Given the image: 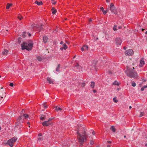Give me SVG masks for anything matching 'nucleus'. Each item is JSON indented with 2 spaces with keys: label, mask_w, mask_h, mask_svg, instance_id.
Here are the masks:
<instances>
[{
  "label": "nucleus",
  "mask_w": 147,
  "mask_h": 147,
  "mask_svg": "<svg viewBox=\"0 0 147 147\" xmlns=\"http://www.w3.org/2000/svg\"><path fill=\"white\" fill-rule=\"evenodd\" d=\"M134 67H133L132 68H131L128 67H127V69L125 71V73L127 75L131 78H136L137 77L138 75L137 72L134 70Z\"/></svg>",
  "instance_id": "obj_1"
},
{
  "label": "nucleus",
  "mask_w": 147,
  "mask_h": 147,
  "mask_svg": "<svg viewBox=\"0 0 147 147\" xmlns=\"http://www.w3.org/2000/svg\"><path fill=\"white\" fill-rule=\"evenodd\" d=\"M79 133V131H78L77 132L78 134V139L80 144L81 145H82L86 140V137L85 135L86 133L85 131H84V132H82V135H81Z\"/></svg>",
  "instance_id": "obj_2"
},
{
  "label": "nucleus",
  "mask_w": 147,
  "mask_h": 147,
  "mask_svg": "<svg viewBox=\"0 0 147 147\" xmlns=\"http://www.w3.org/2000/svg\"><path fill=\"white\" fill-rule=\"evenodd\" d=\"M33 47V43L30 40L28 42H24L21 44L22 49V50L26 49L28 51L31 50Z\"/></svg>",
  "instance_id": "obj_3"
},
{
  "label": "nucleus",
  "mask_w": 147,
  "mask_h": 147,
  "mask_svg": "<svg viewBox=\"0 0 147 147\" xmlns=\"http://www.w3.org/2000/svg\"><path fill=\"white\" fill-rule=\"evenodd\" d=\"M17 139V138L16 137H13L9 140L6 143V144L9 146L11 147H12Z\"/></svg>",
  "instance_id": "obj_4"
},
{
  "label": "nucleus",
  "mask_w": 147,
  "mask_h": 147,
  "mask_svg": "<svg viewBox=\"0 0 147 147\" xmlns=\"http://www.w3.org/2000/svg\"><path fill=\"white\" fill-rule=\"evenodd\" d=\"M31 26L34 29L39 32L42 29V26L41 25H36L33 24H32Z\"/></svg>",
  "instance_id": "obj_5"
},
{
  "label": "nucleus",
  "mask_w": 147,
  "mask_h": 147,
  "mask_svg": "<svg viewBox=\"0 0 147 147\" xmlns=\"http://www.w3.org/2000/svg\"><path fill=\"white\" fill-rule=\"evenodd\" d=\"M134 53V51L132 49L127 50L125 52V55L128 56H132Z\"/></svg>",
  "instance_id": "obj_6"
},
{
  "label": "nucleus",
  "mask_w": 147,
  "mask_h": 147,
  "mask_svg": "<svg viewBox=\"0 0 147 147\" xmlns=\"http://www.w3.org/2000/svg\"><path fill=\"white\" fill-rule=\"evenodd\" d=\"M110 9L112 12L113 13H114V14H117L115 12V7L114 6L113 4L112 3H111L110 7Z\"/></svg>",
  "instance_id": "obj_7"
},
{
  "label": "nucleus",
  "mask_w": 147,
  "mask_h": 147,
  "mask_svg": "<svg viewBox=\"0 0 147 147\" xmlns=\"http://www.w3.org/2000/svg\"><path fill=\"white\" fill-rule=\"evenodd\" d=\"M115 41L117 45H121L122 42L121 39L119 38H116Z\"/></svg>",
  "instance_id": "obj_8"
},
{
  "label": "nucleus",
  "mask_w": 147,
  "mask_h": 147,
  "mask_svg": "<svg viewBox=\"0 0 147 147\" xmlns=\"http://www.w3.org/2000/svg\"><path fill=\"white\" fill-rule=\"evenodd\" d=\"M51 124L49 121H45L43 122L42 124L44 126H47L50 125Z\"/></svg>",
  "instance_id": "obj_9"
},
{
  "label": "nucleus",
  "mask_w": 147,
  "mask_h": 147,
  "mask_svg": "<svg viewBox=\"0 0 147 147\" xmlns=\"http://www.w3.org/2000/svg\"><path fill=\"white\" fill-rule=\"evenodd\" d=\"M145 64V62L143 58H142L140 60V64L139 65V66L140 67H142Z\"/></svg>",
  "instance_id": "obj_10"
},
{
  "label": "nucleus",
  "mask_w": 147,
  "mask_h": 147,
  "mask_svg": "<svg viewBox=\"0 0 147 147\" xmlns=\"http://www.w3.org/2000/svg\"><path fill=\"white\" fill-rule=\"evenodd\" d=\"M81 50L82 51H86L88 50V46L87 45H84L81 48Z\"/></svg>",
  "instance_id": "obj_11"
},
{
  "label": "nucleus",
  "mask_w": 147,
  "mask_h": 147,
  "mask_svg": "<svg viewBox=\"0 0 147 147\" xmlns=\"http://www.w3.org/2000/svg\"><path fill=\"white\" fill-rule=\"evenodd\" d=\"M8 51L6 49H4V51L2 52V55H3L7 56L8 54Z\"/></svg>",
  "instance_id": "obj_12"
},
{
  "label": "nucleus",
  "mask_w": 147,
  "mask_h": 147,
  "mask_svg": "<svg viewBox=\"0 0 147 147\" xmlns=\"http://www.w3.org/2000/svg\"><path fill=\"white\" fill-rule=\"evenodd\" d=\"M67 48V47L65 43L63 44L62 47H61L60 49L61 50H63V49L65 50Z\"/></svg>",
  "instance_id": "obj_13"
},
{
  "label": "nucleus",
  "mask_w": 147,
  "mask_h": 147,
  "mask_svg": "<svg viewBox=\"0 0 147 147\" xmlns=\"http://www.w3.org/2000/svg\"><path fill=\"white\" fill-rule=\"evenodd\" d=\"M47 80L48 81L49 83L50 84H53V82L52 80L49 77H47Z\"/></svg>",
  "instance_id": "obj_14"
},
{
  "label": "nucleus",
  "mask_w": 147,
  "mask_h": 147,
  "mask_svg": "<svg viewBox=\"0 0 147 147\" xmlns=\"http://www.w3.org/2000/svg\"><path fill=\"white\" fill-rule=\"evenodd\" d=\"M47 36H44L43 38V40L45 43L47 42Z\"/></svg>",
  "instance_id": "obj_15"
},
{
  "label": "nucleus",
  "mask_w": 147,
  "mask_h": 147,
  "mask_svg": "<svg viewBox=\"0 0 147 147\" xmlns=\"http://www.w3.org/2000/svg\"><path fill=\"white\" fill-rule=\"evenodd\" d=\"M95 85V83L94 82H91V84L90 85V86L91 87V88H93L94 87V86Z\"/></svg>",
  "instance_id": "obj_16"
},
{
  "label": "nucleus",
  "mask_w": 147,
  "mask_h": 147,
  "mask_svg": "<svg viewBox=\"0 0 147 147\" xmlns=\"http://www.w3.org/2000/svg\"><path fill=\"white\" fill-rule=\"evenodd\" d=\"M35 3L36 4L38 5H42V3L41 1H40V2H38L37 1H36L35 2Z\"/></svg>",
  "instance_id": "obj_17"
},
{
  "label": "nucleus",
  "mask_w": 147,
  "mask_h": 147,
  "mask_svg": "<svg viewBox=\"0 0 147 147\" xmlns=\"http://www.w3.org/2000/svg\"><path fill=\"white\" fill-rule=\"evenodd\" d=\"M52 13L53 14H55L57 12V10L55 9L53 7L52 9Z\"/></svg>",
  "instance_id": "obj_18"
},
{
  "label": "nucleus",
  "mask_w": 147,
  "mask_h": 147,
  "mask_svg": "<svg viewBox=\"0 0 147 147\" xmlns=\"http://www.w3.org/2000/svg\"><path fill=\"white\" fill-rule=\"evenodd\" d=\"M12 4H10L9 3H8L7 4L6 9H8L12 5Z\"/></svg>",
  "instance_id": "obj_19"
},
{
  "label": "nucleus",
  "mask_w": 147,
  "mask_h": 147,
  "mask_svg": "<svg viewBox=\"0 0 147 147\" xmlns=\"http://www.w3.org/2000/svg\"><path fill=\"white\" fill-rule=\"evenodd\" d=\"M113 84L114 85H116L117 86H119V82H118L117 81H115L113 82Z\"/></svg>",
  "instance_id": "obj_20"
},
{
  "label": "nucleus",
  "mask_w": 147,
  "mask_h": 147,
  "mask_svg": "<svg viewBox=\"0 0 147 147\" xmlns=\"http://www.w3.org/2000/svg\"><path fill=\"white\" fill-rule=\"evenodd\" d=\"M75 67L79 69H80L81 68V66L79 65L78 64H76L75 66Z\"/></svg>",
  "instance_id": "obj_21"
},
{
  "label": "nucleus",
  "mask_w": 147,
  "mask_h": 147,
  "mask_svg": "<svg viewBox=\"0 0 147 147\" xmlns=\"http://www.w3.org/2000/svg\"><path fill=\"white\" fill-rule=\"evenodd\" d=\"M23 116L24 117L25 119H27L29 117V115L26 114H24Z\"/></svg>",
  "instance_id": "obj_22"
},
{
  "label": "nucleus",
  "mask_w": 147,
  "mask_h": 147,
  "mask_svg": "<svg viewBox=\"0 0 147 147\" xmlns=\"http://www.w3.org/2000/svg\"><path fill=\"white\" fill-rule=\"evenodd\" d=\"M111 129L114 132L115 131L116 129L115 127L113 126H112L111 128Z\"/></svg>",
  "instance_id": "obj_23"
},
{
  "label": "nucleus",
  "mask_w": 147,
  "mask_h": 147,
  "mask_svg": "<svg viewBox=\"0 0 147 147\" xmlns=\"http://www.w3.org/2000/svg\"><path fill=\"white\" fill-rule=\"evenodd\" d=\"M60 67V64H58V65L57 67V68L56 69V71H59Z\"/></svg>",
  "instance_id": "obj_24"
},
{
  "label": "nucleus",
  "mask_w": 147,
  "mask_h": 147,
  "mask_svg": "<svg viewBox=\"0 0 147 147\" xmlns=\"http://www.w3.org/2000/svg\"><path fill=\"white\" fill-rule=\"evenodd\" d=\"M147 88V85L144 86L143 87H142L141 88V90L142 91H143L144 90L145 88Z\"/></svg>",
  "instance_id": "obj_25"
},
{
  "label": "nucleus",
  "mask_w": 147,
  "mask_h": 147,
  "mask_svg": "<svg viewBox=\"0 0 147 147\" xmlns=\"http://www.w3.org/2000/svg\"><path fill=\"white\" fill-rule=\"evenodd\" d=\"M145 115V113L143 112H140L139 116L142 117Z\"/></svg>",
  "instance_id": "obj_26"
},
{
  "label": "nucleus",
  "mask_w": 147,
  "mask_h": 147,
  "mask_svg": "<svg viewBox=\"0 0 147 147\" xmlns=\"http://www.w3.org/2000/svg\"><path fill=\"white\" fill-rule=\"evenodd\" d=\"M55 110L57 111H61L62 110V109L60 107H56L55 108Z\"/></svg>",
  "instance_id": "obj_27"
},
{
  "label": "nucleus",
  "mask_w": 147,
  "mask_h": 147,
  "mask_svg": "<svg viewBox=\"0 0 147 147\" xmlns=\"http://www.w3.org/2000/svg\"><path fill=\"white\" fill-rule=\"evenodd\" d=\"M117 28V25H114L113 27V30H114L115 31H116L117 30V29H116Z\"/></svg>",
  "instance_id": "obj_28"
},
{
  "label": "nucleus",
  "mask_w": 147,
  "mask_h": 147,
  "mask_svg": "<svg viewBox=\"0 0 147 147\" xmlns=\"http://www.w3.org/2000/svg\"><path fill=\"white\" fill-rule=\"evenodd\" d=\"M36 58L39 61H41L42 60V58L38 56Z\"/></svg>",
  "instance_id": "obj_29"
},
{
  "label": "nucleus",
  "mask_w": 147,
  "mask_h": 147,
  "mask_svg": "<svg viewBox=\"0 0 147 147\" xmlns=\"http://www.w3.org/2000/svg\"><path fill=\"white\" fill-rule=\"evenodd\" d=\"M113 100L116 103L118 102V100L116 99V97H115L113 98Z\"/></svg>",
  "instance_id": "obj_30"
},
{
  "label": "nucleus",
  "mask_w": 147,
  "mask_h": 147,
  "mask_svg": "<svg viewBox=\"0 0 147 147\" xmlns=\"http://www.w3.org/2000/svg\"><path fill=\"white\" fill-rule=\"evenodd\" d=\"M42 105L45 109H46L47 107V106L46 105V103H43V104Z\"/></svg>",
  "instance_id": "obj_31"
},
{
  "label": "nucleus",
  "mask_w": 147,
  "mask_h": 147,
  "mask_svg": "<svg viewBox=\"0 0 147 147\" xmlns=\"http://www.w3.org/2000/svg\"><path fill=\"white\" fill-rule=\"evenodd\" d=\"M27 32H24L23 34V36L24 37H25L27 35Z\"/></svg>",
  "instance_id": "obj_32"
},
{
  "label": "nucleus",
  "mask_w": 147,
  "mask_h": 147,
  "mask_svg": "<svg viewBox=\"0 0 147 147\" xmlns=\"http://www.w3.org/2000/svg\"><path fill=\"white\" fill-rule=\"evenodd\" d=\"M51 2L52 4H55L56 3V1L55 0H51Z\"/></svg>",
  "instance_id": "obj_33"
},
{
  "label": "nucleus",
  "mask_w": 147,
  "mask_h": 147,
  "mask_svg": "<svg viewBox=\"0 0 147 147\" xmlns=\"http://www.w3.org/2000/svg\"><path fill=\"white\" fill-rule=\"evenodd\" d=\"M23 116H20L18 118V120L20 121V120L22 119Z\"/></svg>",
  "instance_id": "obj_34"
},
{
  "label": "nucleus",
  "mask_w": 147,
  "mask_h": 147,
  "mask_svg": "<svg viewBox=\"0 0 147 147\" xmlns=\"http://www.w3.org/2000/svg\"><path fill=\"white\" fill-rule=\"evenodd\" d=\"M132 86L133 87H135L136 85V84L135 82H132Z\"/></svg>",
  "instance_id": "obj_35"
},
{
  "label": "nucleus",
  "mask_w": 147,
  "mask_h": 147,
  "mask_svg": "<svg viewBox=\"0 0 147 147\" xmlns=\"http://www.w3.org/2000/svg\"><path fill=\"white\" fill-rule=\"evenodd\" d=\"M85 84L83 82L81 84V86L82 87H84L85 86Z\"/></svg>",
  "instance_id": "obj_36"
},
{
  "label": "nucleus",
  "mask_w": 147,
  "mask_h": 147,
  "mask_svg": "<svg viewBox=\"0 0 147 147\" xmlns=\"http://www.w3.org/2000/svg\"><path fill=\"white\" fill-rule=\"evenodd\" d=\"M18 19H19L20 20H21L22 18H23V17L21 16H18Z\"/></svg>",
  "instance_id": "obj_37"
},
{
  "label": "nucleus",
  "mask_w": 147,
  "mask_h": 147,
  "mask_svg": "<svg viewBox=\"0 0 147 147\" xmlns=\"http://www.w3.org/2000/svg\"><path fill=\"white\" fill-rule=\"evenodd\" d=\"M9 86H11L13 87V83H11L9 84Z\"/></svg>",
  "instance_id": "obj_38"
},
{
  "label": "nucleus",
  "mask_w": 147,
  "mask_h": 147,
  "mask_svg": "<svg viewBox=\"0 0 147 147\" xmlns=\"http://www.w3.org/2000/svg\"><path fill=\"white\" fill-rule=\"evenodd\" d=\"M102 11L104 14H105L106 13H107V11H105L104 10L103 11Z\"/></svg>",
  "instance_id": "obj_39"
},
{
  "label": "nucleus",
  "mask_w": 147,
  "mask_h": 147,
  "mask_svg": "<svg viewBox=\"0 0 147 147\" xmlns=\"http://www.w3.org/2000/svg\"><path fill=\"white\" fill-rule=\"evenodd\" d=\"M40 120H44L45 119V118L44 117H41L40 118Z\"/></svg>",
  "instance_id": "obj_40"
},
{
  "label": "nucleus",
  "mask_w": 147,
  "mask_h": 147,
  "mask_svg": "<svg viewBox=\"0 0 147 147\" xmlns=\"http://www.w3.org/2000/svg\"><path fill=\"white\" fill-rule=\"evenodd\" d=\"M100 10H102V11H103L104 10V8L102 7H101L100 8Z\"/></svg>",
  "instance_id": "obj_41"
},
{
  "label": "nucleus",
  "mask_w": 147,
  "mask_h": 147,
  "mask_svg": "<svg viewBox=\"0 0 147 147\" xmlns=\"http://www.w3.org/2000/svg\"><path fill=\"white\" fill-rule=\"evenodd\" d=\"M90 144H94V142L92 141H91L90 142Z\"/></svg>",
  "instance_id": "obj_42"
},
{
  "label": "nucleus",
  "mask_w": 147,
  "mask_h": 147,
  "mask_svg": "<svg viewBox=\"0 0 147 147\" xmlns=\"http://www.w3.org/2000/svg\"><path fill=\"white\" fill-rule=\"evenodd\" d=\"M52 119H53L52 118H50L49 119V120L48 121H49H49H51Z\"/></svg>",
  "instance_id": "obj_43"
},
{
  "label": "nucleus",
  "mask_w": 147,
  "mask_h": 147,
  "mask_svg": "<svg viewBox=\"0 0 147 147\" xmlns=\"http://www.w3.org/2000/svg\"><path fill=\"white\" fill-rule=\"evenodd\" d=\"M27 35H28V36H31V34L30 33H27Z\"/></svg>",
  "instance_id": "obj_44"
},
{
  "label": "nucleus",
  "mask_w": 147,
  "mask_h": 147,
  "mask_svg": "<svg viewBox=\"0 0 147 147\" xmlns=\"http://www.w3.org/2000/svg\"><path fill=\"white\" fill-rule=\"evenodd\" d=\"M122 28V27L121 26H119L118 27V29H121Z\"/></svg>",
  "instance_id": "obj_45"
},
{
  "label": "nucleus",
  "mask_w": 147,
  "mask_h": 147,
  "mask_svg": "<svg viewBox=\"0 0 147 147\" xmlns=\"http://www.w3.org/2000/svg\"><path fill=\"white\" fill-rule=\"evenodd\" d=\"M60 44L61 45H63V41H61L60 43Z\"/></svg>",
  "instance_id": "obj_46"
},
{
  "label": "nucleus",
  "mask_w": 147,
  "mask_h": 147,
  "mask_svg": "<svg viewBox=\"0 0 147 147\" xmlns=\"http://www.w3.org/2000/svg\"><path fill=\"white\" fill-rule=\"evenodd\" d=\"M93 92L94 93H96V90H93Z\"/></svg>",
  "instance_id": "obj_47"
},
{
  "label": "nucleus",
  "mask_w": 147,
  "mask_h": 147,
  "mask_svg": "<svg viewBox=\"0 0 147 147\" xmlns=\"http://www.w3.org/2000/svg\"><path fill=\"white\" fill-rule=\"evenodd\" d=\"M107 142L109 143H111V142L110 141H107Z\"/></svg>",
  "instance_id": "obj_48"
},
{
  "label": "nucleus",
  "mask_w": 147,
  "mask_h": 147,
  "mask_svg": "<svg viewBox=\"0 0 147 147\" xmlns=\"http://www.w3.org/2000/svg\"><path fill=\"white\" fill-rule=\"evenodd\" d=\"M42 136V134H38V136Z\"/></svg>",
  "instance_id": "obj_49"
},
{
  "label": "nucleus",
  "mask_w": 147,
  "mask_h": 147,
  "mask_svg": "<svg viewBox=\"0 0 147 147\" xmlns=\"http://www.w3.org/2000/svg\"><path fill=\"white\" fill-rule=\"evenodd\" d=\"M38 140H41V139H42L41 138H38Z\"/></svg>",
  "instance_id": "obj_50"
},
{
  "label": "nucleus",
  "mask_w": 147,
  "mask_h": 147,
  "mask_svg": "<svg viewBox=\"0 0 147 147\" xmlns=\"http://www.w3.org/2000/svg\"><path fill=\"white\" fill-rule=\"evenodd\" d=\"M95 134V133L94 132V131H93L92 132V134L93 135H94Z\"/></svg>",
  "instance_id": "obj_51"
},
{
  "label": "nucleus",
  "mask_w": 147,
  "mask_h": 147,
  "mask_svg": "<svg viewBox=\"0 0 147 147\" xmlns=\"http://www.w3.org/2000/svg\"><path fill=\"white\" fill-rule=\"evenodd\" d=\"M110 0H106V2H109Z\"/></svg>",
  "instance_id": "obj_52"
},
{
  "label": "nucleus",
  "mask_w": 147,
  "mask_h": 147,
  "mask_svg": "<svg viewBox=\"0 0 147 147\" xmlns=\"http://www.w3.org/2000/svg\"><path fill=\"white\" fill-rule=\"evenodd\" d=\"M5 96H6V95H5V93H4V95H3V96H4V97H5Z\"/></svg>",
  "instance_id": "obj_53"
},
{
  "label": "nucleus",
  "mask_w": 147,
  "mask_h": 147,
  "mask_svg": "<svg viewBox=\"0 0 147 147\" xmlns=\"http://www.w3.org/2000/svg\"><path fill=\"white\" fill-rule=\"evenodd\" d=\"M107 147H111L110 145H108L107 146Z\"/></svg>",
  "instance_id": "obj_54"
},
{
  "label": "nucleus",
  "mask_w": 147,
  "mask_h": 147,
  "mask_svg": "<svg viewBox=\"0 0 147 147\" xmlns=\"http://www.w3.org/2000/svg\"><path fill=\"white\" fill-rule=\"evenodd\" d=\"M144 147H147V144H145V146Z\"/></svg>",
  "instance_id": "obj_55"
},
{
  "label": "nucleus",
  "mask_w": 147,
  "mask_h": 147,
  "mask_svg": "<svg viewBox=\"0 0 147 147\" xmlns=\"http://www.w3.org/2000/svg\"><path fill=\"white\" fill-rule=\"evenodd\" d=\"M126 49V48L125 47H124V50H125V49Z\"/></svg>",
  "instance_id": "obj_56"
},
{
  "label": "nucleus",
  "mask_w": 147,
  "mask_h": 147,
  "mask_svg": "<svg viewBox=\"0 0 147 147\" xmlns=\"http://www.w3.org/2000/svg\"><path fill=\"white\" fill-rule=\"evenodd\" d=\"M129 108L130 109H131V106H130L129 107Z\"/></svg>",
  "instance_id": "obj_57"
},
{
  "label": "nucleus",
  "mask_w": 147,
  "mask_h": 147,
  "mask_svg": "<svg viewBox=\"0 0 147 147\" xmlns=\"http://www.w3.org/2000/svg\"><path fill=\"white\" fill-rule=\"evenodd\" d=\"M144 30V29H142V31H143Z\"/></svg>",
  "instance_id": "obj_58"
},
{
  "label": "nucleus",
  "mask_w": 147,
  "mask_h": 147,
  "mask_svg": "<svg viewBox=\"0 0 147 147\" xmlns=\"http://www.w3.org/2000/svg\"><path fill=\"white\" fill-rule=\"evenodd\" d=\"M92 21V20L91 19H90V22H91Z\"/></svg>",
  "instance_id": "obj_59"
},
{
  "label": "nucleus",
  "mask_w": 147,
  "mask_h": 147,
  "mask_svg": "<svg viewBox=\"0 0 147 147\" xmlns=\"http://www.w3.org/2000/svg\"><path fill=\"white\" fill-rule=\"evenodd\" d=\"M145 33L146 34H147V31H146V32H145Z\"/></svg>",
  "instance_id": "obj_60"
},
{
  "label": "nucleus",
  "mask_w": 147,
  "mask_h": 147,
  "mask_svg": "<svg viewBox=\"0 0 147 147\" xmlns=\"http://www.w3.org/2000/svg\"><path fill=\"white\" fill-rule=\"evenodd\" d=\"M124 138H126V136H124Z\"/></svg>",
  "instance_id": "obj_61"
},
{
  "label": "nucleus",
  "mask_w": 147,
  "mask_h": 147,
  "mask_svg": "<svg viewBox=\"0 0 147 147\" xmlns=\"http://www.w3.org/2000/svg\"><path fill=\"white\" fill-rule=\"evenodd\" d=\"M1 129V127H0V130Z\"/></svg>",
  "instance_id": "obj_62"
},
{
  "label": "nucleus",
  "mask_w": 147,
  "mask_h": 147,
  "mask_svg": "<svg viewBox=\"0 0 147 147\" xmlns=\"http://www.w3.org/2000/svg\"><path fill=\"white\" fill-rule=\"evenodd\" d=\"M6 32L8 31V30H6Z\"/></svg>",
  "instance_id": "obj_63"
},
{
  "label": "nucleus",
  "mask_w": 147,
  "mask_h": 147,
  "mask_svg": "<svg viewBox=\"0 0 147 147\" xmlns=\"http://www.w3.org/2000/svg\"><path fill=\"white\" fill-rule=\"evenodd\" d=\"M3 96H2V97H1V98H3Z\"/></svg>",
  "instance_id": "obj_64"
}]
</instances>
